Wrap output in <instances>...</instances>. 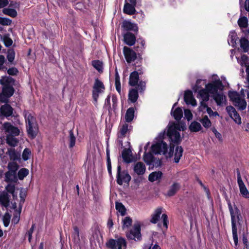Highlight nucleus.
Returning a JSON list of instances; mask_svg holds the SVG:
<instances>
[{
    "label": "nucleus",
    "instance_id": "1",
    "mask_svg": "<svg viewBox=\"0 0 249 249\" xmlns=\"http://www.w3.org/2000/svg\"><path fill=\"white\" fill-rule=\"evenodd\" d=\"M167 135L170 141L169 152H168L167 143L163 141L153 145L151 150L155 154H162L170 158L173 155L175 146L179 144L181 139L179 132L177 131V127L176 125H171L169 127Z\"/></svg>",
    "mask_w": 249,
    "mask_h": 249
},
{
    "label": "nucleus",
    "instance_id": "2",
    "mask_svg": "<svg viewBox=\"0 0 249 249\" xmlns=\"http://www.w3.org/2000/svg\"><path fill=\"white\" fill-rule=\"evenodd\" d=\"M14 82V80L11 77L2 76L0 79V84L2 86L0 93V103H7L9 98L13 95L15 89L12 85Z\"/></svg>",
    "mask_w": 249,
    "mask_h": 249
},
{
    "label": "nucleus",
    "instance_id": "3",
    "mask_svg": "<svg viewBox=\"0 0 249 249\" xmlns=\"http://www.w3.org/2000/svg\"><path fill=\"white\" fill-rule=\"evenodd\" d=\"M6 135V142L11 147L18 145V139L17 137L19 135L20 131L18 127L14 126L10 123L6 122L2 125Z\"/></svg>",
    "mask_w": 249,
    "mask_h": 249
},
{
    "label": "nucleus",
    "instance_id": "4",
    "mask_svg": "<svg viewBox=\"0 0 249 249\" xmlns=\"http://www.w3.org/2000/svg\"><path fill=\"white\" fill-rule=\"evenodd\" d=\"M228 205L231 216L233 239L235 246H237L238 245V240L236 222L239 220L240 213L239 210L237 207L235 206L234 208H232L231 204L230 201L228 202Z\"/></svg>",
    "mask_w": 249,
    "mask_h": 249
},
{
    "label": "nucleus",
    "instance_id": "5",
    "mask_svg": "<svg viewBox=\"0 0 249 249\" xmlns=\"http://www.w3.org/2000/svg\"><path fill=\"white\" fill-rule=\"evenodd\" d=\"M24 116L26 123L28 134L32 139L35 138L38 132V125L36 118L29 111H24Z\"/></svg>",
    "mask_w": 249,
    "mask_h": 249
},
{
    "label": "nucleus",
    "instance_id": "6",
    "mask_svg": "<svg viewBox=\"0 0 249 249\" xmlns=\"http://www.w3.org/2000/svg\"><path fill=\"white\" fill-rule=\"evenodd\" d=\"M229 97L232 101L233 105L238 107L240 110H244L247 106V103L244 96H242L236 91H229Z\"/></svg>",
    "mask_w": 249,
    "mask_h": 249
},
{
    "label": "nucleus",
    "instance_id": "7",
    "mask_svg": "<svg viewBox=\"0 0 249 249\" xmlns=\"http://www.w3.org/2000/svg\"><path fill=\"white\" fill-rule=\"evenodd\" d=\"M106 246L109 249H125L126 242L123 237H119L117 239H110L107 242Z\"/></svg>",
    "mask_w": 249,
    "mask_h": 249
},
{
    "label": "nucleus",
    "instance_id": "8",
    "mask_svg": "<svg viewBox=\"0 0 249 249\" xmlns=\"http://www.w3.org/2000/svg\"><path fill=\"white\" fill-rule=\"evenodd\" d=\"M105 89V87L103 82L99 79H96L92 91V97L95 102H97L99 94L103 93Z\"/></svg>",
    "mask_w": 249,
    "mask_h": 249
},
{
    "label": "nucleus",
    "instance_id": "9",
    "mask_svg": "<svg viewBox=\"0 0 249 249\" xmlns=\"http://www.w3.org/2000/svg\"><path fill=\"white\" fill-rule=\"evenodd\" d=\"M126 236L129 239L140 240L141 238L140 224L139 223H135L133 228L126 232Z\"/></svg>",
    "mask_w": 249,
    "mask_h": 249
},
{
    "label": "nucleus",
    "instance_id": "10",
    "mask_svg": "<svg viewBox=\"0 0 249 249\" xmlns=\"http://www.w3.org/2000/svg\"><path fill=\"white\" fill-rule=\"evenodd\" d=\"M197 97L201 99L199 109L201 111H203V110L205 109V107H207L206 102L209 100L210 96L209 92L206 89H201L198 91Z\"/></svg>",
    "mask_w": 249,
    "mask_h": 249
},
{
    "label": "nucleus",
    "instance_id": "11",
    "mask_svg": "<svg viewBox=\"0 0 249 249\" xmlns=\"http://www.w3.org/2000/svg\"><path fill=\"white\" fill-rule=\"evenodd\" d=\"M131 179L130 176L127 172H121V166L118 165L117 167V182L118 184L122 185L123 182L128 183Z\"/></svg>",
    "mask_w": 249,
    "mask_h": 249
},
{
    "label": "nucleus",
    "instance_id": "12",
    "mask_svg": "<svg viewBox=\"0 0 249 249\" xmlns=\"http://www.w3.org/2000/svg\"><path fill=\"white\" fill-rule=\"evenodd\" d=\"M237 183L239 186L240 192L243 197L246 198H249V192L246 187L243 181L242 180L240 172L239 169H236Z\"/></svg>",
    "mask_w": 249,
    "mask_h": 249
},
{
    "label": "nucleus",
    "instance_id": "13",
    "mask_svg": "<svg viewBox=\"0 0 249 249\" xmlns=\"http://www.w3.org/2000/svg\"><path fill=\"white\" fill-rule=\"evenodd\" d=\"M137 68V66H135ZM136 71L132 72L129 76V84L131 86H135L138 84L139 80V75L143 74L142 69L136 68Z\"/></svg>",
    "mask_w": 249,
    "mask_h": 249
},
{
    "label": "nucleus",
    "instance_id": "14",
    "mask_svg": "<svg viewBox=\"0 0 249 249\" xmlns=\"http://www.w3.org/2000/svg\"><path fill=\"white\" fill-rule=\"evenodd\" d=\"M123 53L126 62L130 63L134 61L137 58V53L132 49L124 46L123 48Z\"/></svg>",
    "mask_w": 249,
    "mask_h": 249
},
{
    "label": "nucleus",
    "instance_id": "15",
    "mask_svg": "<svg viewBox=\"0 0 249 249\" xmlns=\"http://www.w3.org/2000/svg\"><path fill=\"white\" fill-rule=\"evenodd\" d=\"M226 109L230 116L236 124H241V118L239 114L233 107L231 106H228L226 107Z\"/></svg>",
    "mask_w": 249,
    "mask_h": 249
},
{
    "label": "nucleus",
    "instance_id": "16",
    "mask_svg": "<svg viewBox=\"0 0 249 249\" xmlns=\"http://www.w3.org/2000/svg\"><path fill=\"white\" fill-rule=\"evenodd\" d=\"M128 124H124L121 127L119 132L118 134L117 142L121 146L123 145V139L126 136L128 132Z\"/></svg>",
    "mask_w": 249,
    "mask_h": 249
},
{
    "label": "nucleus",
    "instance_id": "17",
    "mask_svg": "<svg viewBox=\"0 0 249 249\" xmlns=\"http://www.w3.org/2000/svg\"><path fill=\"white\" fill-rule=\"evenodd\" d=\"M13 109L12 107L7 104L1 106L0 108V117H8L13 114Z\"/></svg>",
    "mask_w": 249,
    "mask_h": 249
},
{
    "label": "nucleus",
    "instance_id": "18",
    "mask_svg": "<svg viewBox=\"0 0 249 249\" xmlns=\"http://www.w3.org/2000/svg\"><path fill=\"white\" fill-rule=\"evenodd\" d=\"M221 85L222 84L221 82L218 83H209L206 85V89L209 93L212 94L213 96L218 93V90Z\"/></svg>",
    "mask_w": 249,
    "mask_h": 249
},
{
    "label": "nucleus",
    "instance_id": "19",
    "mask_svg": "<svg viewBox=\"0 0 249 249\" xmlns=\"http://www.w3.org/2000/svg\"><path fill=\"white\" fill-rule=\"evenodd\" d=\"M184 99L185 103L189 105L190 104L193 106H196V101L193 96L191 91L188 90L185 92L184 95Z\"/></svg>",
    "mask_w": 249,
    "mask_h": 249
},
{
    "label": "nucleus",
    "instance_id": "20",
    "mask_svg": "<svg viewBox=\"0 0 249 249\" xmlns=\"http://www.w3.org/2000/svg\"><path fill=\"white\" fill-rule=\"evenodd\" d=\"M10 196L5 191H3L0 194V204L5 208L9 205Z\"/></svg>",
    "mask_w": 249,
    "mask_h": 249
},
{
    "label": "nucleus",
    "instance_id": "21",
    "mask_svg": "<svg viewBox=\"0 0 249 249\" xmlns=\"http://www.w3.org/2000/svg\"><path fill=\"white\" fill-rule=\"evenodd\" d=\"M124 39L125 43L129 46L133 45L136 42L135 36L130 32H128L124 35Z\"/></svg>",
    "mask_w": 249,
    "mask_h": 249
},
{
    "label": "nucleus",
    "instance_id": "22",
    "mask_svg": "<svg viewBox=\"0 0 249 249\" xmlns=\"http://www.w3.org/2000/svg\"><path fill=\"white\" fill-rule=\"evenodd\" d=\"M145 166L142 162H138L135 164L134 167V171L138 175H142L145 172Z\"/></svg>",
    "mask_w": 249,
    "mask_h": 249
},
{
    "label": "nucleus",
    "instance_id": "23",
    "mask_svg": "<svg viewBox=\"0 0 249 249\" xmlns=\"http://www.w3.org/2000/svg\"><path fill=\"white\" fill-rule=\"evenodd\" d=\"M4 180L7 182H16L18 181L17 173L7 171L5 174Z\"/></svg>",
    "mask_w": 249,
    "mask_h": 249
},
{
    "label": "nucleus",
    "instance_id": "24",
    "mask_svg": "<svg viewBox=\"0 0 249 249\" xmlns=\"http://www.w3.org/2000/svg\"><path fill=\"white\" fill-rule=\"evenodd\" d=\"M177 104L178 103L177 102L174 104L171 110V114H172L173 113V115L175 119H176L177 121H179L181 119L183 115V112L181 108L180 107H177V108L175 109V110L174 111L173 113V108L177 105Z\"/></svg>",
    "mask_w": 249,
    "mask_h": 249
},
{
    "label": "nucleus",
    "instance_id": "25",
    "mask_svg": "<svg viewBox=\"0 0 249 249\" xmlns=\"http://www.w3.org/2000/svg\"><path fill=\"white\" fill-rule=\"evenodd\" d=\"M213 98L218 106H222L226 102V97L222 92L213 95Z\"/></svg>",
    "mask_w": 249,
    "mask_h": 249
},
{
    "label": "nucleus",
    "instance_id": "26",
    "mask_svg": "<svg viewBox=\"0 0 249 249\" xmlns=\"http://www.w3.org/2000/svg\"><path fill=\"white\" fill-rule=\"evenodd\" d=\"M180 188V185L178 183L175 182L171 185L168 191L166 196H174Z\"/></svg>",
    "mask_w": 249,
    "mask_h": 249
},
{
    "label": "nucleus",
    "instance_id": "27",
    "mask_svg": "<svg viewBox=\"0 0 249 249\" xmlns=\"http://www.w3.org/2000/svg\"><path fill=\"white\" fill-rule=\"evenodd\" d=\"M162 212V208L159 207L156 209L154 213L151 215V218L150 220L152 223L155 224L159 220L160 215Z\"/></svg>",
    "mask_w": 249,
    "mask_h": 249
},
{
    "label": "nucleus",
    "instance_id": "28",
    "mask_svg": "<svg viewBox=\"0 0 249 249\" xmlns=\"http://www.w3.org/2000/svg\"><path fill=\"white\" fill-rule=\"evenodd\" d=\"M139 97L138 89H132L129 90L128 93V100L131 103H135L137 101Z\"/></svg>",
    "mask_w": 249,
    "mask_h": 249
},
{
    "label": "nucleus",
    "instance_id": "29",
    "mask_svg": "<svg viewBox=\"0 0 249 249\" xmlns=\"http://www.w3.org/2000/svg\"><path fill=\"white\" fill-rule=\"evenodd\" d=\"M123 27L126 31H137L138 30V28L136 24L127 21H124Z\"/></svg>",
    "mask_w": 249,
    "mask_h": 249
},
{
    "label": "nucleus",
    "instance_id": "30",
    "mask_svg": "<svg viewBox=\"0 0 249 249\" xmlns=\"http://www.w3.org/2000/svg\"><path fill=\"white\" fill-rule=\"evenodd\" d=\"M122 158L126 163L131 162V151L129 149H124L122 152Z\"/></svg>",
    "mask_w": 249,
    "mask_h": 249
},
{
    "label": "nucleus",
    "instance_id": "31",
    "mask_svg": "<svg viewBox=\"0 0 249 249\" xmlns=\"http://www.w3.org/2000/svg\"><path fill=\"white\" fill-rule=\"evenodd\" d=\"M135 6L130 3H125L124 7V12L130 15L134 14L136 12Z\"/></svg>",
    "mask_w": 249,
    "mask_h": 249
},
{
    "label": "nucleus",
    "instance_id": "32",
    "mask_svg": "<svg viewBox=\"0 0 249 249\" xmlns=\"http://www.w3.org/2000/svg\"><path fill=\"white\" fill-rule=\"evenodd\" d=\"M240 47L244 53L248 52L249 51V41L245 37L241 38L240 40Z\"/></svg>",
    "mask_w": 249,
    "mask_h": 249
},
{
    "label": "nucleus",
    "instance_id": "33",
    "mask_svg": "<svg viewBox=\"0 0 249 249\" xmlns=\"http://www.w3.org/2000/svg\"><path fill=\"white\" fill-rule=\"evenodd\" d=\"M134 109L133 107H130L126 110L125 119L126 122H131L134 117Z\"/></svg>",
    "mask_w": 249,
    "mask_h": 249
},
{
    "label": "nucleus",
    "instance_id": "34",
    "mask_svg": "<svg viewBox=\"0 0 249 249\" xmlns=\"http://www.w3.org/2000/svg\"><path fill=\"white\" fill-rule=\"evenodd\" d=\"M162 173L160 171L153 172L148 177V179L151 182L159 180L162 176Z\"/></svg>",
    "mask_w": 249,
    "mask_h": 249
},
{
    "label": "nucleus",
    "instance_id": "35",
    "mask_svg": "<svg viewBox=\"0 0 249 249\" xmlns=\"http://www.w3.org/2000/svg\"><path fill=\"white\" fill-rule=\"evenodd\" d=\"M183 150L181 146H177L176 148L175 153L174 161L176 163H178L182 156Z\"/></svg>",
    "mask_w": 249,
    "mask_h": 249
},
{
    "label": "nucleus",
    "instance_id": "36",
    "mask_svg": "<svg viewBox=\"0 0 249 249\" xmlns=\"http://www.w3.org/2000/svg\"><path fill=\"white\" fill-rule=\"evenodd\" d=\"M189 128L191 132H196L200 131L202 128V126L199 123L194 121L191 123Z\"/></svg>",
    "mask_w": 249,
    "mask_h": 249
},
{
    "label": "nucleus",
    "instance_id": "37",
    "mask_svg": "<svg viewBox=\"0 0 249 249\" xmlns=\"http://www.w3.org/2000/svg\"><path fill=\"white\" fill-rule=\"evenodd\" d=\"M7 154L9 155L11 160L15 161L18 159V155L16 152L14 148H9Z\"/></svg>",
    "mask_w": 249,
    "mask_h": 249
},
{
    "label": "nucleus",
    "instance_id": "38",
    "mask_svg": "<svg viewBox=\"0 0 249 249\" xmlns=\"http://www.w3.org/2000/svg\"><path fill=\"white\" fill-rule=\"evenodd\" d=\"M9 36V35L7 34L3 35V36L1 37V39L4 42L5 46L7 47L11 46L13 43V40Z\"/></svg>",
    "mask_w": 249,
    "mask_h": 249
},
{
    "label": "nucleus",
    "instance_id": "39",
    "mask_svg": "<svg viewBox=\"0 0 249 249\" xmlns=\"http://www.w3.org/2000/svg\"><path fill=\"white\" fill-rule=\"evenodd\" d=\"M73 231L72 232V238L74 242L78 243L80 241L79 230L77 226L73 227Z\"/></svg>",
    "mask_w": 249,
    "mask_h": 249
},
{
    "label": "nucleus",
    "instance_id": "40",
    "mask_svg": "<svg viewBox=\"0 0 249 249\" xmlns=\"http://www.w3.org/2000/svg\"><path fill=\"white\" fill-rule=\"evenodd\" d=\"M19 196L20 199L19 204V207H20V209H21L22 205L24 203L25 197H26V191L24 189L21 188L20 189Z\"/></svg>",
    "mask_w": 249,
    "mask_h": 249
},
{
    "label": "nucleus",
    "instance_id": "41",
    "mask_svg": "<svg viewBox=\"0 0 249 249\" xmlns=\"http://www.w3.org/2000/svg\"><path fill=\"white\" fill-rule=\"evenodd\" d=\"M248 18L246 17H242L239 18L238 20V24L240 28H245L248 25Z\"/></svg>",
    "mask_w": 249,
    "mask_h": 249
},
{
    "label": "nucleus",
    "instance_id": "42",
    "mask_svg": "<svg viewBox=\"0 0 249 249\" xmlns=\"http://www.w3.org/2000/svg\"><path fill=\"white\" fill-rule=\"evenodd\" d=\"M8 171L17 173L18 169V165L17 163L14 161L10 162L8 165Z\"/></svg>",
    "mask_w": 249,
    "mask_h": 249
},
{
    "label": "nucleus",
    "instance_id": "43",
    "mask_svg": "<svg viewBox=\"0 0 249 249\" xmlns=\"http://www.w3.org/2000/svg\"><path fill=\"white\" fill-rule=\"evenodd\" d=\"M6 192L10 193L12 195L13 198H14L15 197H17V195L15 194V185L12 183H9L5 187Z\"/></svg>",
    "mask_w": 249,
    "mask_h": 249
},
{
    "label": "nucleus",
    "instance_id": "44",
    "mask_svg": "<svg viewBox=\"0 0 249 249\" xmlns=\"http://www.w3.org/2000/svg\"><path fill=\"white\" fill-rule=\"evenodd\" d=\"M132 223V219L129 216H126L123 220V230L125 228H128L131 226Z\"/></svg>",
    "mask_w": 249,
    "mask_h": 249
},
{
    "label": "nucleus",
    "instance_id": "45",
    "mask_svg": "<svg viewBox=\"0 0 249 249\" xmlns=\"http://www.w3.org/2000/svg\"><path fill=\"white\" fill-rule=\"evenodd\" d=\"M92 66L99 72L103 71V63L100 60H93L92 61Z\"/></svg>",
    "mask_w": 249,
    "mask_h": 249
},
{
    "label": "nucleus",
    "instance_id": "46",
    "mask_svg": "<svg viewBox=\"0 0 249 249\" xmlns=\"http://www.w3.org/2000/svg\"><path fill=\"white\" fill-rule=\"evenodd\" d=\"M3 13L13 18H15L17 16V11L14 9L5 8L3 10Z\"/></svg>",
    "mask_w": 249,
    "mask_h": 249
},
{
    "label": "nucleus",
    "instance_id": "47",
    "mask_svg": "<svg viewBox=\"0 0 249 249\" xmlns=\"http://www.w3.org/2000/svg\"><path fill=\"white\" fill-rule=\"evenodd\" d=\"M116 209L118 212H119L123 216L124 215L126 212V209L124 206L123 205L122 203L120 202H116Z\"/></svg>",
    "mask_w": 249,
    "mask_h": 249
},
{
    "label": "nucleus",
    "instance_id": "48",
    "mask_svg": "<svg viewBox=\"0 0 249 249\" xmlns=\"http://www.w3.org/2000/svg\"><path fill=\"white\" fill-rule=\"evenodd\" d=\"M154 157L153 154L151 153H145L143 159L145 162L148 164H151L153 162Z\"/></svg>",
    "mask_w": 249,
    "mask_h": 249
},
{
    "label": "nucleus",
    "instance_id": "49",
    "mask_svg": "<svg viewBox=\"0 0 249 249\" xmlns=\"http://www.w3.org/2000/svg\"><path fill=\"white\" fill-rule=\"evenodd\" d=\"M29 174V170L26 168H22L18 172V177L20 180L23 179Z\"/></svg>",
    "mask_w": 249,
    "mask_h": 249
},
{
    "label": "nucleus",
    "instance_id": "50",
    "mask_svg": "<svg viewBox=\"0 0 249 249\" xmlns=\"http://www.w3.org/2000/svg\"><path fill=\"white\" fill-rule=\"evenodd\" d=\"M139 41H140V46L138 45V46H137L135 47V49L136 51L138 53H139L140 52H142L143 51V50L144 48V45H145V42L143 40H142L141 39H138L137 40L138 43H139Z\"/></svg>",
    "mask_w": 249,
    "mask_h": 249
},
{
    "label": "nucleus",
    "instance_id": "51",
    "mask_svg": "<svg viewBox=\"0 0 249 249\" xmlns=\"http://www.w3.org/2000/svg\"><path fill=\"white\" fill-rule=\"evenodd\" d=\"M69 141H70V145L69 147L70 148L73 147L75 143V138L74 136V134L73 132V131L72 130H71L69 131Z\"/></svg>",
    "mask_w": 249,
    "mask_h": 249
},
{
    "label": "nucleus",
    "instance_id": "52",
    "mask_svg": "<svg viewBox=\"0 0 249 249\" xmlns=\"http://www.w3.org/2000/svg\"><path fill=\"white\" fill-rule=\"evenodd\" d=\"M11 219V215L8 213H6L2 218L4 226L6 227H8L9 225Z\"/></svg>",
    "mask_w": 249,
    "mask_h": 249
},
{
    "label": "nucleus",
    "instance_id": "53",
    "mask_svg": "<svg viewBox=\"0 0 249 249\" xmlns=\"http://www.w3.org/2000/svg\"><path fill=\"white\" fill-rule=\"evenodd\" d=\"M204 127L208 128L211 125V122L207 116H205L200 120Z\"/></svg>",
    "mask_w": 249,
    "mask_h": 249
},
{
    "label": "nucleus",
    "instance_id": "54",
    "mask_svg": "<svg viewBox=\"0 0 249 249\" xmlns=\"http://www.w3.org/2000/svg\"><path fill=\"white\" fill-rule=\"evenodd\" d=\"M15 57V53L13 50H10L8 51L7 58L8 61L12 63L14 60Z\"/></svg>",
    "mask_w": 249,
    "mask_h": 249
},
{
    "label": "nucleus",
    "instance_id": "55",
    "mask_svg": "<svg viewBox=\"0 0 249 249\" xmlns=\"http://www.w3.org/2000/svg\"><path fill=\"white\" fill-rule=\"evenodd\" d=\"M138 88L140 92H143L146 88V83L144 81H141L138 83Z\"/></svg>",
    "mask_w": 249,
    "mask_h": 249
},
{
    "label": "nucleus",
    "instance_id": "56",
    "mask_svg": "<svg viewBox=\"0 0 249 249\" xmlns=\"http://www.w3.org/2000/svg\"><path fill=\"white\" fill-rule=\"evenodd\" d=\"M11 22V20L8 18L0 17V24L2 25H10Z\"/></svg>",
    "mask_w": 249,
    "mask_h": 249
},
{
    "label": "nucleus",
    "instance_id": "57",
    "mask_svg": "<svg viewBox=\"0 0 249 249\" xmlns=\"http://www.w3.org/2000/svg\"><path fill=\"white\" fill-rule=\"evenodd\" d=\"M5 57L3 55H0V70L5 71L7 70V68L4 66L5 62Z\"/></svg>",
    "mask_w": 249,
    "mask_h": 249
},
{
    "label": "nucleus",
    "instance_id": "58",
    "mask_svg": "<svg viewBox=\"0 0 249 249\" xmlns=\"http://www.w3.org/2000/svg\"><path fill=\"white\" fill-rule=\"evenodd\" d=\"M19 210L18 213L14 214V217L12 219V222L15 224H17V223H18V222H19V219H20V214L21 213V209H20V207H19Z\"/></svg>",
    "mask_w": 249,
    "mask_h": 249
},
{
    "label": "nucleus",
    "instance_id": "59",
    "mask_svg": "<svg viewBox=\"0 0 249 249\" xmlns=\"http://www.w3.org/2000/svg\"><path fill=\"white\" fill-rule=\"evenodd\" d=\"M7 73L10 75H16L18 72V70L15 67H12L7 70Z\"/></svg>",
    "mask_w": 249,
    "mask_h": 249
},
{
    "label": "nucleus",
    "instance_id": "60",
    "mask_svg": "<svg viewBox=\"0 0 249 249\" xmlns=\"http://www.w3.org/2000/svg\"><path fill=\"white\" fill-rule=\"evenodd\" d=\"M31 154V151L27 148L24 150L22 153V158L24 160H26L29 158V155Z\"/></svg>",
    "mask_w": 249,
    "mask_h": 249
},
{
    "label": "nucleus",
    "instance_id": "61",
    "mask_svg": "<svg viewBox=\"0 0 249 249\" xmlns=\"http://www.w3.org/2000/svg\"><path fill=\"white\" fill-rule=\"evenodd\" d=\"M112 109L115 111L117 109L118 99L115 95H112Z\"/></svg>",
    "mask_w": 249,
    "mask_h": 249
},
{
    "label": "nucleus",
    "instance_id": "62",
    "mask_svg": "<svg viewBox=\"0 0 249 249\" xmlns=\"http://www.w3.org/2000/svg\"><path fill=\"white\" fill-rule=\"evenodd\" d=\"M161 218L162 219L163 226L167 229L168 228V223L167 215L165 213L163 214L161 216Z\"/></svg>",
    "mask_w": 249,
    "mask_h": 249
},
{
    "label": "nucleus",
    "instance_id": "63",
    "mask_svg": "<svg viewBox=\"0 0 249 249\" xmlns=\"http://www.w3.org/2000/svg\"><path fill=\"white\" fill-rule=\"evenodd\" d=\"M184 115L188 121H190L192 119L193 115L191 111L189 109L184 110Z\"/></svg>",
    "mask_w": 249,
    "mask_h": 249
},
{
    "label": "nucleus",
    "instance_id": "64",
    "mask_svg": "<svg viewBox=\"0 0 249 249\" xmlns=\"http://www.w3.org/2000/svg\"><path fill=\"white\" fill-rule=\"evenodd\" d=\"M242 240L244 245V249H249V242L247 237L245 235L243 236Z\"/></svg>",
    "mask_w": 249,
    "mask_h": 249
}]
</instances>
